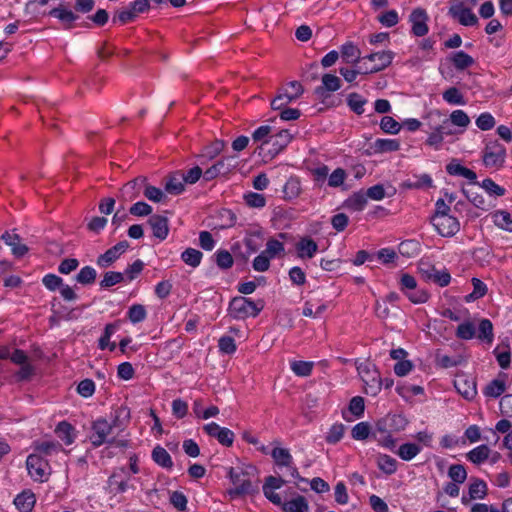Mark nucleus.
<instances>
[{
	"mask_svg": "<svg viewBox=\"0 0 512 512\" xmlns=\"http://www.w3.org/2000/svg\"><path fill=\"white\" fill-rule=\"evenodd\" d=\"M263 307L264 303L262 300L254 302L250 298L235 297L230 302L229 313L234 319L242 320L249 317H256Z\"/></svg>",
	"mask_w": 512,
	"mask_h": 512,
	"instance_id": "1",
	"label": "nucleus"
},
{
	"mask_svg": "<svg viewBox=\"0 0 512 512\" xmlns=\"http://www.w3.org/2000/svg\"><path fill=\"white\" fill-rule=\"evenodd\" d=\"M229 478L234 485V488L228 491V494L232 498L241 495L253 494L258 490V487L253 485L251 479L249 478L248 471L243 469L230 468Z\"/></svg>",
	"mask_w": 512,
	"mask_h": 512,
	"instance_id": "2",
	"label": "nucleus"
},
{
	"mask_svg": "<svg viewBox=\"0 0 512 512\" xmlns=\"http://www.w3.org/2000/svg\"><path fill=\"white\" fill-rule=\"evenodd\" d=\"M129 489H135L130 472L125 467L114 469L107 480L106 491L118 495L127 492Z\"/></svg>",
	"mask_w": 512,
	"mask_h": 512,
	"instance_id": "3",
	"label": "nucleus"
},
{
	"mask_svg": "<svg viewBox=\"0 0 512 512\" xmlns=\"http://www.w3.org/2000/svg\"><path fill=\"white\" fill-rule=\"evenodd\" d=\"M118 419L109 422L105 418H98L92 424L90 441L94 447H99L105 443H112L114 438H110Z\"/></svg>",
	"mask_w": 512,
	"mask_h": 512,
	"instance_id": "4",
	"label": "nucleus"
},
{
	"mask_svg": "<svg viewBox=\"0 0 512 512\" xmlns=\"http://www.w3.org/2000/svg\"><path fill=\"white\" fill-rule=\"evenodd\" d=\"M358 374L364 383L365 392L370 396H376L382 387V380L373 365L360 364L357 367Z\"/></svg>",
	"mask_w": 512,
	"mask_h": 512,
	"instance_id": "5",
	"label": "nucleus"
},
{
	"mask_svg": "<svg viewBox=\"0 0 512 512\" xmlns=\"http://www.w3.org/2000/svg\"><path fill=\"white\" fill-rule=\"evenodd\" d=\"M506 148L497 141L490 142L483 151V163L485 167L499 170L506 161Z\"/></svg>",
	"mask_w": 512,
	"mask_h": 512,
	"instance_id": "6",
	"label": "nucleus"
},
{
	"mask_svg": "<svg viewBox=\"0 0 512 512\" xmlns=\"http://www.w3.org/2000/svg\"><path fill=\"white\" fill-rule=\"evenodd\" d=\"M26 466L30 477L34 481L44 482L50 474L48 462L38 454H30L26 460Z\"/></svg>",
	"mask_w": 512,
	"mask_h": 512,
	"instance_id": "7",
	"label": "nucleus"
},
{
	"mask_svg": "<svg viewBox=\"0 0 512 512\" xmlns=\"http://www.w3.org/2000/svg\"><path fill=\"white\" fill-rule=\"evenodd\" d=\"M393 430L386 417L377 421L372 437L382 447L393 451L396 447V439L393 438Z\"/></svg>",
	"mask_w": 512,
	"mask_h": 512,
	"instance_id": "8",
	"label": "nucleus"
},
{
	"mask_svg": "<svg viewBox=\"0 0 512 512\" xmlns=\"http://www.w3.org/2000/svg\"><path fill=\"white\" fill-rule=\"evenodd\" d=\"M271 457L280 470L285 469L287 475L294 479L304 481V479L300 477L297 468L293 465V457L288 449L276 447L272 450Z\"/></svg>",
	"mask_w": 512,
	"mask_h": 512,
	"instance_id": "9",
	"label": "nucleus"
},
{
	"mask_svg": "<svg viewBox=\"0 0 512 512\" xmlns=\"http://www.w3.org/2000/svg\"><path fill=\"white\" fill-rule=\"evenodd\" d=\"M431 222L443 237H452L460 230V222L452 215L432 217Z\"/></svg>",
	"mask_w": 512,
	"mask_h": 512,
	"instance_id": "10",
	"label": "nucleus"
},
{
	"mask_svg": "<svg viewBox=\"0 0 512 512\" xmlns=\"http://www.w3.org/2000/svg\"><path fill=\"white\" fill-rule=\"evenodd\" d=\"M236 167L234 156L225 157L217 161L214 165L204 171L203 178L205 181H211L218 176L230 173Z\"/></svg>",
	"mask_w": 512,
	"mask_h": 512,
	"instance_id": "11",
	"label": "nucleus"
},
{
	"mask_svg": "<svg viewBox=\"0 0 512 512\" xmlns=\"http://www.w3.org/2000/svg\"><path fill=\"white\" fill-rule=\"evenodd\" d=\"M203 430L210 436L218 440L224 446H231L234 442V433L225 427H220L217 423L211 422L203 426Z\"/></svg>",
	"mask_w": 512,
	"mask_h": 512,
	"instance_id": "12",
	"label": "nucleus"
},
{
	"mask_svg": "<svg viewBox=\"0 0 512 512\" xmlns=\"http://www.w3.org/2000/svg\"><path fill=\"white\" fill-rule=\"evenodd\" d=\"M363 59H367L374 63L373 66L370 69L365 70L364 73H376L384 70L392 63L394 59V52L390 50L379 51L371 53Z\"/></svg>",
	"mask_w": 512,
	"mask_h": 512,
	"instance_id": "13",
	"label": "nucleus"
},
{
	"mask_svg": "<svg viewBox=\"0 0 512 512\" xmlns=\"http://www.w3.org/2000/svg\"><path fill=\"white\" fill-rule=\"evenodd\" d=\"M128 247L129 243L127 241H120L98 257L97 265L102 268H107L115 262L128 249Z\"/></svg>",
	"mask_w": 512,
	"mask_h": 512,
	"instance_id": "14",
	"label": "nucleus"
},
{
	"mask_svg": "<svg viewBox=\"0 0 512 512\" xmlns=\"http://www.w3.org/2000/svg\"><path fill=\"white\" fill-rule=\"evenodd\" d=\"M427 20L428 16L424 9L416 8L411 12L409 21L412 25V32L415 36L421 37L428 33Z\"/></svg>",
	"mask_w": 512,
	"mask_h": 512,
	"instance_id": "15",
	"label": "nucleus"
},
{
	"mask_svg": "<svg viewBox=\"0 0 512 512\" xmlns=\"http://www.w3.org/2000/svg\"><path fill=\"white\" fill-rule=\"evenodd\" d=\"M1 240L10 247L12 254L17 258L24 256L28 252V247L22 243L20 236L15 230L3 233Z\"/></svg>",
	"mask_w": 512,
	"mask_h": 512,
	"instance_id": "16",
	"label": "nucleus"
},
{
	"mask_svg": "<svg viewBox=\"0 0 512 512\" xmlns=\"http://www.w3.org/2000/svg\"><path fill=\"white\" fill-rule=\"evenodd\" d=\"M295 250L298 258L312 259L318 252V244L310 236H304L296 242Z\"/></svg>",
	"mask_w": 512,
	"mask_h": 512,
	"instance_id": "17",
	"label": "nucleus"
},
{
	"mask_svg": "<svg viewBox=\"0 0 512 512\" xmlns=\"http://www.w3.org/2000/svg\"><path fill=\"white\" fill-rule=\"evenodd\" d=\"M449 14L457 19L463 26H474L478 23L477 16L471 9L463 7L462 4H457L449 9Z\"/></svg>",
	"mask_w": 512,
	"mask_h": 512,
	"instance_id": "18",
	"label": "nucleus"
},
{
	"mask_svg": "<svg viewBox=\"0 0 512 512\" xmlns=\"http://www.w3.org/2000/svg\"><path fill=\"white\" fill-rule=\"evenodd\" d=\"M454 386L465 399L472 400L477 394L476 381L467 376H459L454 381Z\"/></svg>",
	"mask_w": 512,
	"mask_h": 512,
	"instance_id": "19",
	"label": "nucleus"
},
{
	"mask_svg": "<svg viewBox=\"0 0 512 512\" xmlns=\"http://www.w3.org/2000/svg\"><path fill=\"white\" fill-rule=\"evenodd\" d=\"M145 177H137L132 181L126 183L120 193L124 201H132L140 195L141 188L145 185Z\"/></svg>",
	"mask_w": 512,
	"mask_h": 512,
	"instance_id": "20",
	"label": "nucleus"
},
{
	"mask_svg": "<svg viewBox=\"0 0 512 512\" xmlns=\"http://www.w3.org/2000/svg\"><path fill=\"white\" fill-rule=\"evenodd\" d=\"M292 140V134L288 130H280L269 137V144L272 148L269 151L272 154H278L282 151Z\"/></svg>",
	"mask_w": 512,
	"mask_h": 512,
	"instance_id": "21",
	"label": "nucleus"
},
{
	"mask_svg": "<svg viewBox=\"0 0 512 512\" xmlns=\"http://www.w3.org/2000/svg\"><path fill=\"white\" fill-rule=\"evenodd\" d=\"M149 224L152 228L153 235L159 240L167 238L169 233L168 219L164 216L153 215L149 219Z\"/></svg>",
	"mask_w": 512,
	"mask_h": 512,
	"instance_id": "22",
	"label": "nucleus"
},
{
	"mask_svg": "<svg viewBox=\"0 0 512 512\" xmlns=\"http://www.w3.org/2000/svg\"><path fill=\"white\" fill-rule=\"evenodd\" d=\"M341 58L349 64H356L361 60V51L353 42H346L340 48Z\"/></svg>",
	"mask_w": 512,
	"mask_h": 512,
	"instance_id": "23",
	"label": "nucleus"
},
{
	"mask_svg": "<svg viewBox=\"0 0 512 512\" xmlns=\"http://www.w3.org/2000/svg\"><path fill=\"white\" fill-rule=\"evenodd\" d=\"M185 189V181L182 173L176 172L171 174L165 183V191L169 194L178 195Z\"/></svg>",
	"mask_w": 512,
	"mask_h": 512,
	"instance_id": "24",
	"label": "nucleus"
},
{
	"mask_svg": "<svg viewBox=\"0 0 512 512\" xmlns=\"http://www.w3.org/2000/svg\"><path fill=\"white\" fill-rule=\"evenodd\" d=\"M55 433L66 445H71L77 436L75 428L66 421H62L57 425Z\"/></svg>",
	"mask_w": 512,
	"mask_h": 512,
	"instance_id": "25",
	"label": "nucleus"
},
{
	"mask_svg": "<svg viewBox=\"0 0 512 512\" xmlns=\"http://www.w3.org/2000/svg\"><path fill=\"white\" fill-rule=\"evenodd\" d=\"M490 454H491V449L487 445L482 444V445H479V446L473 448L472 450H470L466 454V458L471 463H473L475 465H480L484 461L489 459Z\"/></svg>",
	"mask_w": 512,
	"mask_h": 512,
	"instance_id": "26",
	"label": "nucleus"
},
{
	"mask_svg": "<svg viewBox=\"0 0 512 512\" xmlns=\"http://www.w3.org/2000/svg\"><path fill=\"white\" fill-rule=\"evenodd\" d=\"M35 502H36L35 495L29 490L23 491L22 493L18 494L14 500L15 506L21 512L31 511L35 505Z\"/></svg>",
	"mask_w": 512,
	"mask_h": 512,
	"instance_id": "27",
	"label": "nucleus"
},
{
	"mask_svg": "<svg viewBox=\"0 0 512 512\" xmlns=\"http://www.w3.org/2000/svg\"><path fill=\"white\" fill-rule=\"evenodd\" d=\"M446 170L450 175L461 176V177H464V178L470 180L472 184H478V182L476 181V179H477L476 173L474 171H472L471 169H468V168L460 165L459 163H455V162L449 163L446 167Z\"/></svg>",
	"mask_w": 512,
	"mask_h": 512,
	"instance_id": "28",
	"label": "nucleus"
},
{
	"mask_svg": "<svg viewBox=\"0 0 512 512\" xmlns=\"http://www.w3.org/2000/svg\"><path fill=\"white\" fill-rule=\"evenodd\" d=\"M282 509L284 512H308L309 505L304 496L298 495L287 502H283Z\"/></svg>",
	"mask_w": 512,
	"mask_h": 512,
	"instance_id": "29",
	"label": "nucleus"
},
{
	"mask_svg": "<svg viewBox=\"0 0 512 512\" xmlns=\"http://www.w3.org/2000/svg\"><path fill=\"white\" fill-rule=\"evenodd\" d=\"M376 463L379 470L387 475H392L397 471L396 459L387 454H379Z\"/></svg>",
	"mask_w": 512,
	"mask_h": 512,
	"instance_id": "30",
	"label": "nucleus"
},
{
	"mask_svg": "<svg viewBox=\"0 0 512 512\" xmlns=\"http://www.w3.org/2000/svg\"><path fill=\"white\" fill-rule=\"evenodd\" d=\"M422 450V447L416 443H404L399 446L396 454L404 461H410L415 458Z\"/></svg>",
	"mask_w": 512,
	"mask_h": 512,
	"instance_id": "31",
	"label": "nucleus"
},
{
	"mask_svg": "<svg viewBox=\"0 0 512 512\" xmlns=\"http://www.w3.org/2000/svg\"><path fill=\"white\" fill-rule=\"evenodd\" d=\"M49 15L59 19L66 25V28H71L72 23L78 19V16L74 14L71 10L58 7L54 8L49 12Z\"/></svg>",
	"mask_w": 512,
	"mask_h": 512,
	"instance_id": "32",
	"label": "nucleus"
},
{
	"mask_svg": "<svg viewBox=\"0 0 512 512\" xmlns=\"http://www.w3.org/2000/svg\"><path fill=\"white\" fill-rule=\"evenodd\" d=\"M459 485V483L453 481L445 483V485L442 488V491H439L436 494L437 502H439L442 507H445L446 504L443 501L445 495L452 498L458 497L460 493Z\"/></svg>",
	"mask_w": 512,
	"mask_h": 512,
	"instance_id": "33",
	"label": "nucleus"
},
{
	"mask_svg": "<svg viewBox=\"0 0 512 512\" xmlns=\"http://www.w3.org/2000/svg\"><path fill=\"white\" fill-rule=\"evenodd\" d=\"M152 459L163 468H172L173 461L170 454L161 446H156L152 451Z\"/></svg>",
	"mask_w": 512,
	"mask_h": 512,
	"instance_id": "34",
	"label": "nucleus"
},
{
	"mask_svg": "<svg viewBox=\"0 0 512 512\" xmlns=\"http://www.w3.org/2000/svg\"><path fill=\"white\" fill-rule=\"evenodd\" d=\"M451 62L457 70H464L473 65L474 59L464 51H457L450 57Z\"/></svg>",
	"mask_w": 512,
	"mask_h": 512,
	"instance_id": "35",
	"label": "nucleus"
},
{
	"mask_svg": "<svg viewBox=\"0 0 512 512\" xmlns=\"http://www.w3.org/2000/svg\"><path fill=\"white\" fill-rule=\"evenodd\" d=\"M375 153H386L398 151L400 143L396 139H377L373 144Z\"/></svg>",
	"mask_w": 512,
	"mask_h": 512,
	"instance_id": "36",
	"label": "nucleus"
},
{
	"mask_svg": "<svg viewBox=\"0 0 512 512\" xmlns=\"http://www.w3.org/2000/svg\"><path fill=\"white\" fill-rule=\"evenodd\" d=\"M366 204H367V196L362 191L352 194L346 200L347 208H349L353 211H362L365 208Z\"/></svg>",
	"mask_w": 512,
	"mask_h": 512,
	"instance_id": "37",
	"label": "nucleus"
},
{
	"mask_svg": "<svg viewBox=\"0 0 512 512\" xmlns=\"http://www.w3.org/2000/svg\"><path fill=\"white\" fill-rule=\"evenodd\" d=\"M468 493L470 498L483 499L487 495V485L483 480L475 478L469 485Z\"/></svg>",
	"mask_w": 512,
	"mask_h": 512,
	"instance_id": "38",
	"label": "nucleus"
},
{
	"mask_svg": "<svg viewBox=\"0 0 512 512\" xmlns=\"http://www.w3.org/2000/svg\"><path fill=\"white\" fill-rule=\"evenodd\" d=\"M202 257V252L194 248H187L181 254L182 261L194 268L200 265Z\"/></svg>",
	"mask_w": 512,
	"mask_h": 512,
	"instance_id": "39",
	"label": "nucleus"
},
{
	"mask_svg": "<svg viewBox=\"0 0 512 512\" xmlns=\"http://www.w3.org/2000/svg\"><path fill=\"white\" fill-rule=\"evenodd\" d=\"M494 355L496 356L497 362L499 366L503 369L509 367L511 362V353L509 344L504 345L503 347L498 345L494 351Z\"/></svg>",
	"mask_w": 512,
	"mask_h": 512,
	"instance_id": "40",
	"label": "nucleus"
},
{
	"mask_svg": "<svg viewBox=\"0 0 512 512\" xmlns=\"http://www.w3.org/2000/svg\"><path fill=\"white\" fill-rule=\"evenodd\" d=\"M477 337L482 341H486L487 343H492V341L494 339L493 325L489 319H482L480 321L479 326H478Z\"/></svg>",
	"mask_w": 512,
	"mask_h": 512,
	"instance_id": "41",
	"label": "nucleus"
},
{
	"mask_svg": "<svg viewBox=\"0 0 512 512\" xmlns=\"http://www.w3.org/2000/svg\"><path fill=\"white\" fill-rule=\"evenodd\" d=\"M506 390L504 380L494 379L484 389L483 393L487 397L497 398Z\"/></svg>",
	"mask_w": 512,
	"mask_h": 512,
	"instance_id": "42",
	"label": "nucleus"
},
{
	"mask_svg": "<svg viewBox=\"0 0 512 512\" xmlns=\"http://www.w3.org/2000/svg\"><path fill=\"white\" fill-rule=\"evenodd\" d=\"M264 254L270 259H274L284 254V244L276 239H269L266 243V248L263 250Z\"/></svg>",
	"mask_w": 512,
	"mask_h": 512,
	"instance_id": "43",
	"label": "nucleus"
},
{
	"mask_svg": "<svg viewBox=\"0 0 512 512\" xmlns=\"http://www.w3.org/2000/svg\"><path fill=\"white\" fill-rule=\"evenodd\" d=\"M296 99L297 97H293L291 92L283 90L271 101V107L273 110H282Z\"/></svg>",
	"mask_w": 512,
	"mask_h": 512,
	"instance_id": "44",
	"label": "nucleus"
},
{
	"mask_svg": "<svg viewBox=\"0 0 512 512\" xmlns=\"http://www.w3.org/2000/svg\"><path fill=\"white\" fill-rule=\"evenodd\" d=\"M314 363L310 361H292L290 363V368L300 377H307L311 374Z\"/></svg>",
	"mask_w": 512,
	"mask_h": 512,
	"instance_id": "45",
	"label": "nucleus"
},
{
	"mask_svg": "<svg viewBox=\"0 0 512 512\" xmlns=\"http://www.w3.org/2000/svg\"><path fill=\"white\" fill-rule=\"evenodd\" d=\"M117 326L115 324H107L103 335L99 339V348L104 350L109 348L111 351L115 349V343H110L111 336L116 332Z\"/></svg>",
	"mask_w": 512,
	"mask_h": 512,
	"instance_id": "46",
	"label": "nucleus"
},
{
	"mask_svg": "<svg viewBox=\"0 0 512 512\" xmlns=\"http://www.w3.org/2000/svg\"><path fill=\"white\" fill-rule=\"evenodd\" d=\"M494 223L501 229L512 232V217L510 213L500 210L493 215Z\"/></svg>",
	"mask_w": 512,
	"mask_h": 512,
	"instance_id": "47",
	"label": "nucleus"
},
{
	"mask_svg": "<svg viewBox=\"0 0 512 512\" xmlns=\"http://www.w3.org/2000/svg\"><path fill=\"white\" fill-rule=\"evenodd\" d=\"M451 481L462 484L467 479V471L462 464H452L448 469Z\"/></svg>",
	"mask_w": 512,
	"mask_h": 512,
	"instance_id": "48",
	"label": "nucleus"
},
{
	"mask_svg": "<svg viewBox=\"0 0 512 512\" xmlns=\"http://www.w3.org/2000/svg\"><path fill=\"white\" fill-rule=\"evenodd\" d=\"M36 450L45 456H51L62 450L60 443L56 441H43L36 444Z\"/></svg>",
	"mask_w": 512,
	"mask_h": 512,
	"instance_id": "49",
	"label": "nucleus"
},
{
	"mask_svg": "<svg viewBox=\"0 0 512 512\" xmlns=\"http://www.w3.org/2000/svg\"><path fill=\"white\" fill-rule=\"evenodd\" d=\"M473 291L469 295L466 296V302L475 301L481 297H483L487 292V286L478 278L472 279Z\"/></svg>",
	"mask_w": 512,
	"mask_h": 512,
	"instance_id": "50",
	"label": "nucleus"
},
{
	"mask_svg": "<svg viewBox=\"0 0 512 512\" xmlns=\"http://www.w3.org/2000/svg\"><path fill=\"white\" fill-rule=\"evenodd\" d=\"M97 276L96 270L91 266L83 267L76 275V281L83 285L92 284Z\"/></svg>",
	"mask_w": 512,
	"mask_h": 512,
	"instance_id": "51",
	"label": "nucleus"
},
{
	"mask_svg": "<svg viewBox=\"0 0 512 512\" xmlns=\"http://www.w3.org/2000/svg\"><path fill=\"white\" fill-rule=\"evenodd\" d=\"M464 193L466 194V197L468 200L477 208L482 210H489L491 205L487 203V201L484 199V197L479 194L477 191H474L472 189L464 190Z\"/></svg>",
	"mask_w": 512,
	"mask_h": 512,
	"instance_id": "52",
	"label": "nucleus"
},
{
	"mask_svg": "<svg viewBox=\"0 0 512 512\" xmlns=\"http://www.w3.org/2000/svg\"><path fill=\"white\" fill-rule=\"evenodd\" d=\"M456 336L463 340H470L474 338L476 336L474 324L470 321L461 323L456 330Z\"/></svg>",
	"mask_w": 512,
	"mask_h": 512,
	"instance_id": "53",
	"label": "nucleus"
},
{
	"mask_svg": "<svg viewBox=\"0 0 512 512\" xmlns=\"http://www.w3.org/2000/svg\"><path fill=\"white\" fill-rule=\"evenodd\" d=\"M443 99L453 105H464L465 100L461 92L456 87H450L442 94Z\"/></svg>",
	"mask_w": 512,
	"mask_h": 512,
	"instance_id": "54",
	"label": "nucleus"
},
{
	"mask_svg": "<svg viewBox=\"0 0 512 512\" xmlns=\"http://www.w3.org/2000/svg\"><path fill=\"white\" fill-rule=\"evenodd\" d=\"M272 128L269 125H262L258 127L252 134V140L255 143H260L261 146L269 144V137L271 136Z\"/></svg>",
	"mask_w": 512,
	"mask_h": 512,
	"instance_id": "55",
	"label": "nucleus"
},
{
	"mask_svg": "<svg viewBox=\"0 0 512 512\" xmlns=\"http://www.w3.org/2000/svg\"><path fill=\"white\" fill-rule=\"evenodd\" d=\"M124 280V274L121 272L109 271L104 274L103 279L100 282L101 288H110Z\"/></svg>",
	"mask_w": 512,
	"mask_h": 512,
	"instance_id": "56",
	"label": "nucleus"
},
{
	"mask_svg": "<svg viewBox=\"0 0 512 512\" xmlns=\"http://www.w3.org/2000/svg\"><path fill=\"white\" fill-rule=\"evenodd\" d=\"M449 121L452 125L465 129L470 124V118L463 110H455L451 113Z\"/></svg>",
	"mask_w": 512,
	"mask_h": 512,
	"instance_id": "57",
	"label": "nucleus"
},
{
	"mask_svg": "<svg viewBox=\"0 0 512 512\" xmlns=\"http://www.w3.org/2000/svg\"><path fill=\"white\" fill-rule=\"evenodd\" d=\"M348 106L354 111L356 114L361 115L364 112V104L366 100L357 93H351L347 98Z\"/></svg>",
	"mask_w": 512,
	"mask_h": 512,
	"instance_id": "58",
	"label": "nucleus"
},
{
	"mask_svg": "<svg viewBox=\"0 0 512 512\" xmlns=\"http://www.w3.org/2000/svg\"><path fill=\"white\" fill-rule=\"evenodd\" d=\"M478 185L491 196H503L505 194V189L490 178L484 179L482 183H478Z\"/></svg>",
	"mask_w": 512,
	"mask_h": 512,
	"instance_id": "59",
	"label": "nucleus"
},
{
	"mask_svg": "<svg viewBox=\"0 0 512 512\" xmlns=\"http://www.w3.org/2000/svg\"><path fill=\"white\" fill-rule=\"evenodd\" d=\"M143 188L144 196L150 201L161 202L165 198V194L161 189L147 184V181L145 182Z\"/></svg>",
	"mask_w": 512,
	"mask_h": 512,
	"instance_id": "60",
	"label": "nucleus"
},
{
	"mask_svg": "<svg viewBox=\"0 0 512 512\" xmlns=\"http://www.w3.org/2000/svg\"><path fill=\"white\" fill-rule=\"evenodd\" d=\"M386 419L391 425V429L394 433L403 431L408 424L407 419L400 414L387 415Z\"/></svg>",
	"mask_w": 512,
	"mask_h": 512,
	"instance_id": "61",
	"label": "nucleus"
},
{
	"mask_svg": "<svg viewBox=\"0 0 512 512\" xmlns=\"http://www.w3.org/2000/svg\"><path fill=\"white\" fill-rule=\"evenodd\" d=\"M146 316L147 313L143 305L135 304L129 308L128 318L134 324L142 322Z\"/></svg>",
	"mask_w": 512,
	"mask_h": 512,
	"instance_id": "62",
	"label": "nucleus"
},
{
	"mask_svg": "<svg viewBox=\"0 0 512 512\" xmlns=\"http://www.w3.org/2000/svg\"><path fill=\"white\" fill-rule=\"evenodd\" d=\"M370 432V425L367 422H360L352 428L351 434L355 440H365L370 435Z\"/></svg>",
	"mask_w": 512,
	"mask_h": 512,
	"instance_id": "63",
	"label": "nucleus"
},
{
	"mask_svg": "<svg viewBox=\"0 0 512 512\" xmlns=\"http://www.w3.org/2000/svg\"><path fill=\"white\" fill-rule=\"evenodd\" d=\"M380 127L384 132L389 134H397L401 129V125L390 116H384L381 119Z\"/></svg>",
	"mask_w": 512,
	"mask_h": 512,
	"instance_id": "64",
	"label": "nucleus"
}]
</instances>
